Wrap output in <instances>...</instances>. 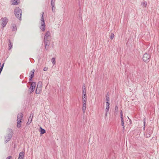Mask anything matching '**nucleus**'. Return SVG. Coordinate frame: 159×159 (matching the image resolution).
<instances>
[{"label":"nucleus","mask_w":159,"mask_h":159,"mask_svg":"<svg viewBox=\"0 0 159 159\" xmlns=\"http://www.w3.org/2000/svg\"><path fill=\"white\" fill-rule=\"evenodd\" d=\"M86 89L85 84H84L82 86V90Z\"/></svg>","instance_id":"34"},{"label":"nucleus","mask_w":159,"mask_h":159,"mask_svg":"<svg viewBox=\"0 0 159 159\" xmlns=\"http://www.w3.org/2000/svg\"><path fill=\"white\" fill-rule=\"evenodd\" d=\"M110 102V98L109 96L107 95L106 96V102Z\"/></svg>","instance_id":"23"},{"label":"nucleus","mask_w":159,"mask_h":159,"mask_svg":"<svg viewBox=\"0 0 159 159\" xmlns=\"http://www.w3.org/2000/svg\"><path fill=\"white\" fill-rule=\"evenodd\" d=\"M1 20L2 21L1 24L2 28H3L8 22V19L6 17H4L1 18Z\"/></svg>","instance_id":"6"},{"label":"nucleus","mask_w":159,"mask_h":159,"mask_svg":"<svg viewBox=\"0 0 159 159\" xmlns=\"http://www.w3.org/2000/svg\"><path fill=\"white\" fill-rule=\"evenodd\" d=\"M118 106L117 105H116L115 107V112H117L118 111Z\"/></svg>","instance_id":"30"},{"label":"nucleus","mask_w":159,"mask_h":159,"mask_svg":"<svg viewBox=\"0 0 159 159\" xmlns=\"http://www.w3.org/2000/svg\"><path fill=\"white\" fill-rule=\"evenodd\" d=\"M50 37L51 36L50 32L48 31L46 32L44 36V42H49V41L48 40V39H49Z\"/></svg>","instance_id":"5"},{"label":"nucleus","mask_w":159,"mask_h":159,"mask_svg":"<svg viewBox=\"0 0 159 159\" xmlns=\"http://www.w3.org/2000/svg\"><path fill=\"white\" fill-rule=\"evenodd\" d=\"M25 153L24 152H20L19 154V157L18 159H24Z\"/></svg>","instance_id":"9"},{"label":"nucleus","mask_w":159,"mask_h":159,"mask_svg":"<svg viewBox=\"0 0 159 159\" xmlns=\"http://www.w3.org/2000/svg\"><path fill=\"white\" fill-rule=\"evenodd\" d=\"M23 116V114L21 113H19L17 116V126L18 128H20L21 127V120H22Z\"/></svg>","instance_id":"2"},{"label":"nucleus","mask_w":159,"mask_h":159,"mask_svg":"<svg viewBox=\"0 0 159 159\" xmlns=\"http://www.w3.org/2000/svg\"><path fill=\"white\" fill-rule=\"evenodd\" d=\"M151 135L150 134H149L148 133H147V132H146V134H145V136L146 138H149L151 136Z\"/></svg>","instance_id":"26"},{"label":"nucleus","mask_w":159,"mask_h":159,"mask_svg":"<svg viewBox=\"0 0 159 159\" xmlns=\"http://www.w3.org/2000/svg\"><path fill=\"white\" fill-rule=\"evenodd\" d=\"M87 100L86 95H83L82 96V100Z\"/></svg>","instance_id":"24"},{"label":"nucleus","mask_w":159,"mask_h":159,"mask_svg":"<svg viewBox=\"0 0 159 159\" xmlns=\"http://www.w3.org/2000/svg\"><path fill=\"white\" fill-rule=\"evenodd\" d=\"M51 61L53 65H54L56 63L55 59V58L53 57L51 59Z\"/></svg>","instance_id":"22"},{"label":"nucleus","mask_w":159,"mask_h":159,"mask_svg":"<svg viewBox=\"0 0 159 159\" xmlns=\"http://www.w3.org/2000/svg\"><path fill=\"white\" fill-rule=\"evenodd\" d=\"M49 42H44V44L45 45V48L46 50L48 49L49 48Z\"/></svg>","instance_id":"13"},{"label":"nucleus","mask_w":159,"mask_h":159,"mask_svg":"<svg viewBox=\"0 0 159 159\" xmlns=\"http://www.w3.org/2000/svg\"><path fill=\"white\" fill-rule=\"evenodd\" d=\"M32 78H31V77H30V78H29V80H30V81H32Z\"/></svg>","instance_id":"41"},{"label":"nucleus","mask_w":159,"mask_h":159,"mask_svg":"<svg viewBox=\"0 0 159 159\" xmlns=\"http://www.w3.org/2000/svg\"><path fill=\"white\" fill-rule=\"evenodd\" d=\"M43 12H42L41 19V25L40 27V29L41 30L43 31H44L45 29V24L44 18L43 16Z\"/></svg>","instance_id":"3"},{"label":"nucleus","mask_w":159,"mask_h":159,"mask_svg":"<svg viewBox=\"0 0 159 159\" xmlns=\"http://www.w3.org/2000/svg\"><path fill=\"white\" fill-rule=\"evenodd\" d=\"M10 131H11V132H12V130L11 129H10Z\"/></svg>","instance_id":"46"},{"label":"nucleus","mask_w":159,"mask_h":159,"mask_svg":"<svg viewBox=\"0 0 159 159\" xmlns=\"http://www.w3.org/2000/svg\"><path fill=\"white\" fill-rule=\"evenodd\" d=\"M1 71H0V73L1 74Z\"/></svg>","instance_id":"47"},{"label":"nucleus","mask_w":159,"mask_h":159,"mask_svg":"<svg viewBox=\"0 0 159 159\" xmlns=\"http://www.w3.org/2000/svg\"><path fill=\"white\" fill-rule=\"evenodd\" d=\"M121 125L123 128V130L125 129V126L124 125V122H121Z\"/></svg>","instance_id":"32"},{"label":"nucleus","mask_w":159,"mask_h":159,"mask_svg":"<svg viewBox=\"0 0 159 159\" xmlns=\"http://www.w3.org/2000/svg\"><path fill=\"white\" fill-rule=\"evenodd\" d=\"M86 89L82 90V94L83 95H86Z\"/></svg>","instance_id":"29"},{"label":"nucleus","mask_w":159,"mask_h":159,"mask_svg":"<svg viewBox=\"0 0 159 159\" xmlns=\"http://www.w3.org/2000/svg\"><path fill=\"white\" fill-rule=\"evenodd\" d=\"M33 115L32 116L31 114H30V116L29 117L28 121L26 123V124L28 125H30V123L32 121V119L33 118Z\"/></svg>","instance_id":"11"},{"label":"nucleus","mask_w":159,"mask_h":159,"mask_svg":"<svg viewBox=\"0 0 159 159\" xmlns=\"http://www.w3.org/2000/svg\"><path fill=\"white\" fill-rule=\"evenodd\" d=\"M114 34L113 33H111L110 36V39L112 40L114 38Z\"/></svg>","instance_id":"25"},{"label":"nucleus","mask_w":159,"mask_h":159,"mask_svg":"<svg viewBox=\"0 0 159 159\" xmlns=\"http://www.w3.org/2000/svg\"><path fill=\"white\" fill-rule=\"evenodd\" d=\"M14 14L17 18L20 20H21L22 10L19 7H17L15 9Z\"/></svg>","instance_id":"1"},{"label":"nucleus","mask_w":159,"mask_h":159,"mask_svg":"<svg viewBox=\"0 0 159 159\" xmlns=\"http://www.w3.org/2000/svg\"><path fill=\"white\" fill-rule=\"evenodd\" d=\"M12 134H8V136H6L5 137V139L6 140L5 141V143H7L10 140L11 138H12Z\"/></svg>","instance_id":"8"},{"label":"nucleus","mask_w":159,"mask_h":159,"mask_svg":"<svg viewBox=\"0 0 159 159\" xmlns=\"http://www.w3.org/2000/svg\"><path fill=\"white\" fill-rule=\"evenodd\" d=\"M12 30L16 31L17 30V27L16 25L13 24L12 25Z\"/></svg>","instance_id":"21"},{"label":"nucleus","mask_w":159,"mask_h":159,"mask_svg":"<svg viewBox=\"0 0 159 159\" xmlns=\"http://www.w3.org/2000/svg\"><path fill=\"white\" fill-rule=\"evenodd\" d=\"M42 88H36L35 93L36 94H38L40 93L42 91Z\"/></svg>","instance_id":"12"},{"label":"nucleus","mask_w":159,"mask_h":159,"mask_svg":"<svg viewBox=\"0 0 159 159\" xmlns=\"http://www.w3.org/2000/svg\"><path fill=\"white\" fill-rule=\"evenodd\" d=\"M55 0H51V2H55Z\"/></svg>","instance_id":"43"},{"label":"nucleus","mask_w":159,"mask_h":159,"mask_svg":"<svg viewBox=\"0 0 159 159\" xmlns=\"http://www.w3.org/2000/svg\"><path fill=\"white\" fill-rule=\"evenodd\" d=\"M48 69V68H46V67H45L44 69H43V70L44 71H46Z\"/></svg>","instance_id":"42"},{"label":"nucleus","mask_w":159,"mask_h":159,"mask_svg":"<svg viewBox=\"0 0 159 159\" xmlns=\"http://www.w3.org/2000/svg\"><path fill=\"white\" fill-rule=\"evenodd\" d=\"M40 133L41 134H43L46 133V130L44 129H43L41 127L40 128Z\"/></svg>","instance_id":"18"},{"label":"nucleus","mask_w":159,"mask_h":159,"mask_svg":"<svg viewBox=\"0 0 159 159\" xmlns=\"http://www.w3.org/2000/svg\"><path fill=\"white\" fill-rule=\"evenodd\" d=\"M52 7V11L53 12H54L55 11L54 7Z\"/></svg>","instance_id":"37"},{"label":"nucleus","mask_w":159,"mask_h":159,"mask_svg":"<svg viewBox=\"0 0 159 159\" xmlns=\"http://www.w3.org/2000/svg\"><path fill=\"white\" fill-rule=\"evenodd\" d=\"M86 109V107H83L82 106V111L83 113H84L85 112V111Z\"/></svg>","instance_id":"27"},{"label":"nucleus","mask_w":159,"mask_h":159,"mask_svg":"<svg viewBox=\"0 0 159 159\" xmlns=\"http://www.w3.org/2000/svg\"><path fill=\"white\" fill-rule=\"evenodd\" d=\"M34 70L33 69V70H31L30 72V77L31 78H33L34 76Z\"/></svg>","instance_id":"20"},{"label":"nucleus","mask_w":159,"mask_h":159,"mask_svg":"<svg viewBox=\"0 0 159 159\" xmlns=\"http://www.w3.org/2000/svg\"><path fill=\"white\" fill-rule=\"evenodd\" d=\"M143 125H144V127H143V128L144 129L145 128V123H146V118H144L143 119Z\"/></svg>","instance_id":"28"},{"label":"nucleus","mask_w":159,"mask_h":159,"mask_svg":"<svg viewBox=\"0 0 159 159\" xmlns=\"http://www.w3.org/2000/svg\"><path fill=\"white\" fill-rule=\"evenodd\" d=\"M109 109V106H106V111L108 112Z\"/></svg>","instance_id":"31"},{"label":"nucleus","mask_w":159,"mask_h":159,"mask_svg":"<svg viewBox=\"0 0 159 159\" xmlns=\"http://www.w3.org/2000/svg\"><path fill=\"white\" fill-rule=\"evenodd\" d=\"M86 103H83V107H86Z\"/></svg>","instance_id":"39"},{"label":"nucleus","mask_w":159,"mask_h":159,"mask_svg":"<svg viewBox=\"0 0 159 159\" xmlns=\"http://www.w3.org/2000/svg\"><path fill=\"white\" fill-rule=\"evenodd\" d=\"M51 5L52 6V7H54L55 5V2H51Z\"/></svg>","instance_id":"33"},{"label":"nucleus","mask_w":159,"mask_h":159,"mask_svg":"<svg viewBox=\"0 0 159 159\" xmlns=\"http://www.w3.org/2000/svg\"><path fill=\"white\" fill-rule=\"evenodd\" d=\"M153 128L152 127H148L146 130V132L151 135L153 133Z\"/></svg>","instance_id":"10"},{"label":"nucleus","mask_w":159,"mask_h":159,"mask_svg":"<svg viewBox=\"0 0 159 159\" xmlns=\"http://www.w3.org/2000/svg\"><path fill=\"white\" fill-rule=\"evenodd\" d=\"M108 112H107V111H106V113H105V118L107 117V114H108Z\"/></svg>","instance_id":"40"},{"label":"nucleus","mask_w":159,"mask_h":159,"mask_svg":"<svg viewBox=\"0 0 159 159\" xmlns=\"http://www.w3.org/2000/svg\"><path fill=\"white\" fill-rule=\"evenodd\" d=\"M42 83L41 81H39L37 84V87L42 88Z\"/></svg>","instance_id":"17"},{"label":"nucleus","mask_w":159,"mask_h":159,"mask_svg":"<svg viewBox=\"0 0 159 159\" xmlns=\"http://www.w3.org/2000/svg\"><path fill=\"white\" fill-rule=\"evenodd\" d=\"M82 101H83V102H82L83 103H86L87 100H82Z\"/></svg>","instance_id":"36"},{"label":"nucleus","mask_w":159,"mask_h":159,"mask_svg":"<svg viewBox=\"0 0 159 159\" xmlns=\"http://www.w3.org/2000/svg\"><path fill=\"white\" fill-rule=\"evenodd\" d=\"M2 69H3V68H2V67H1L0 68V71H2Z\"/></svg>","instance_id":"45"},{"label":"nucleus","mask_w":159,"mask_h":159,"mask_svg":"<svg viewBox=\"0 0 159 159\" xmlns=\"http://www.w3.org/2000/svg\"><path fill=\"white\" fill-rule=\"evenodd\" d=\"M141 5L143 7H145L147 5V2L145 1H143L142 2Z\"/></svg>","instance_id":"19"},{"label":"nucleus","mask_w":159,"mask_h":159,"mask_svg":"<svg viewBox=\"0 0 159 159\" xmlns=\"http://www.w3.org/2000/svg\"><path fill=\"white\" fill-rule=\"evenodd\" d=\"M120 119H121V122H124L123 114L122 111V110H121L120 111Z\"/></svg>","instance_id":"16"},{"label":"nucleus","mask_w":159,"mask_h":159,"mask_svg":"<svg viewBox=\"0 0 159 159\" xmlns=\"http://www.w3.org/2000/svg\"><path fill=\"white\" fill-rule=\"evenodd\" d=\"M151 56L147 53H145L143 55V61L146 62H148L150 60Z\"/></svg>","instance_id":"4"},{"label":"nucleus","mask_w":159,"mask_h":159,"mask_svg":"<svg viewBox=\"0 0 159 159\" xmlns=\"http://www.w3.org/2000/svg\"><path fill=\"white\" fill-rule=\"evenodd\" d=\"M106 102V106H109L110 103L109 102Z\"/></svg>","instance_id":"35"},{"label":"nucleus","mask_w":159,"mask_h":159,"mask_svg":"<svg viewBox=\"0 0 159 159\" xmlns=\"http://www.w3.org/2000/svg\"><path fill=\"white\" fill-rule=\"evenodd\" d=\"M4 63H3L2 65L1 66V67H2V68H3V66H4Z\"/></svg>","instance_id":"44"},{"label":"nucleus","mask_w":159,"mask_h":159,"mask_svg":"<svg viewBox=\"0 0 159 159\" xmlns=\"http://www.w3.org/2000/svg\"><path fill=\"white\" fill-rule=\"evenodd\" d=\"M12 4L13 5H17L19 4V0H12Z\"/></svg>","instance_id":"14"},{"label":"nucleus","mask_w":159,"mask_h":159,"mask_svg":"<svg viewBox=\"0 0 159 159\" xmlns=\"http://www.w3.org/2000/svg\"><path fill=\"white\" fill-rule=\"evenodd\" d=\"M36 85V83L35 82H33L30 85V87L29 89H31L30 93L33 92L35 89Z\"/></svg>","instance_id":"7"},{"label":"nucleus","mask_w":159,"mask_h":159,"mask_svg":"<svg viewBox=\"0 0 159 159\" xmlns=\"http://www.w3.org/2000/svg\"><path fill=\"white\" fill-rule=\"evenodd\" d=\"M9 43L8 44L9 48L8 50H10L12 47L13 44L11 43L10 39H8Z\"/></svg>","instance_id":"15"},{"label":"nucleus","mask_w":159,"mask_h":159,"mask_svg":"<svg viewBox=\"0 0 159 159\" xmlns=\"http://www.w3.org/2000/svg\"><path fill=\"white\" fill-rule=\"evenodd\" d=\"M11 157H12L11 156H9L6 159H10V158Z\"/></svg>","instance_id":"38"}]
</instances>
